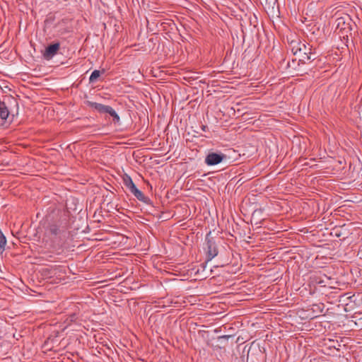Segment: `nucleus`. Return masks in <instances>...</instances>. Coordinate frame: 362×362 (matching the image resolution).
Wrapping results in <instances>:
<instances>
[{"mask_svg":"<svg viewBox=\"0 0 362 362\" xmlns=\"http://www.w3.org/2000/svg\"><path fill=\"white\" fill-rule=\"evenodd\" d=\"M88 103L91 107L94 108L98 112L102 113H108L110 115L113 117L117 122L119 120L118 115L110 106L104 105L103 104L93 102H89Z\"/></svg>","mask_w":362,"mask_h":362,"instance_id":"obj_1","label":"nucleus"},{"mask_svg":"<svg viewBox=\"0 0 362 362\" xmlns=\"http://www.w3.org/2000/svg\"><path fill=\"white\" fill-rule=\"evenodd\" d=\"M298 45L299 47L296 50H294V47L292 48V51L293 52L294 54L298 53H299L300 55L302 54V59L300 60H310L313 54L310 52L311 48L310 46H307L306 45L301 43H298Z\"/></svg>","mask_w":362,"mask_h":362,"instance_id":"obj_2","label":"nucleus"},{"mask_svg":"<svg viewBox=\"0 0 362 362\" xmlns=\"http://www.w3.org/2000/svg\"><path fill=\"white\" fill-rule=\"evenodd\" d=\"M226 156L221 153H209L205 158V163L207 165H215L223 161Z\"/></svg>","mask_w":362,"mask_h":362,"instance_id":"obj_3","label":"nucleus"},{"mask_svg":"<svg viewBox=\"0 0 362 362\" xmlns=\"http://www.w3.org/2000/svg\"><path fill=\"white\" fill-rule=\"evenodd\" d=\"M59 43H54L46 47L43 54L44 57L46 59H52L57 52L59 49Z\"/></svg>","mask_w":362,"mask_h":362,"instance_id":"obj_4","label":"nucleus"},{"mask_svg":"<svg viewBox=\"0 0 362 362\" xmlns=\"http://www.w3.org/2000/svg\"><path fill=\"white\" fill-rule=\"evenodd\" d=\"M217 254H218V252H217L216 247L213 244L209 243V245H208L209 259V260L212 259L214 257H215L217 255Z\"/></svg>","mask_w":362,"mask_h":362,"instance_id":"obj_5","label":"nucleus"},{"mask_svg":"<svg viewBox=\"0 0 362 362\" xmlns=\"http://www.w3.org/2000/svg\"><path fill=\"white\" fill-rule=\"evenodd\" d=\"M9 112L4 103H0V117L2 119H6L8 117Z\"/></svg>","mask_w":362,"mask_h":362,"instance_id":"obj_6","label":"nucleus"},{"mask_svg":"<svg viewBox=\"0 0 362 362\" xmlns=\"http://www.w3.org/2000/svg\"><path fill=\"white\" fill-rule=\"evenodd\" d=\"M6 244V239L1 230H0V257L4 251L5 245Z\"/></svg>","mask_w":362,"mask_h":362,"instance_id":"obj_7","label":"nucleus"},{"mask_svg":"<svg viewBox=\"0 0 362 362\" xmlns=\"http://www.w3.org/2000/svg\"><path fill=\"white\" fill-rule=\"evenodd\" d=\"M124 183L126 187L131 191L133 188L136 187L134 183L133 182L132 178L129 176H127V177L124 178Z\"/></svg>","mask_w":362,"mask_h":362,"instance_id":"obj_8","label":"nucleus"},{"mask_svg":"<svg viewBox=\"0 0 362 362\" xmlns=\"http://www.w3.org/2000/svg\"><path fill=\"white\" fill-rule=\"evenodd\" d=\"M130 192L132 193L139 200H141V201L144 200V194L139 189H138L136 187L133 188L130 191Z\"/></svg>","mask_w":362,"mask_h":362,"instance_id":"obj_9","label":"nucleus"},{"mask_svg":"<svg viewBox=\"0 0 362 362\" xmlns=\"http://www.w3.org/2000/svg\"><path fill=\"white\" fill-rule=\"evenodd\" d=\"M100 72L98 70H94L90 76L89 81L90 82H95L98 78L100 76Z\"/></svg>","mask_w":362,"mask_h":362,"instance_id":"obj_10","label":"nucleus"}]
</instances>
